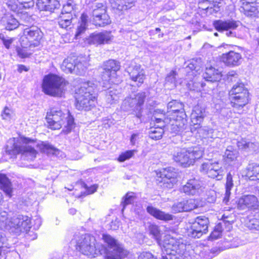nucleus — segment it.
<instances>
[{"label": "nucleus", "mask_w": 259, "mask_h": 259, "mask_svg": "<svg viewBox=\"0 0 259 259\" xmlns=\"http://www.w3.org/2000/svg\"><path fill=\"white\" fill-rule=\"evenodd\" d=\"M35 141L34 139L24 137L10 139L7 142L6 151L12 157L21 154L22 159L32 161L36 157L37 152L27 144Z\"/></svg>", "instance_id": "f257e3e1"}, {"label": "nucleus", "mask_w": 259, "mask_h": 259, "mask_svg": "<svg viewBox=\"0 0 259 259\" xmlns=\"http://www.w3.org/2000/svg\"><path fill=\"white\" fill-rule=\"evenodd\" d=\"M97 243L95 238L88 234L80 236L76 241V247L83 254L92 258L101 254L105 249Z\"/></svg>", "instance_id": "0eeeda50"}, {"label": "nucleus", "mask_w": 259, "mask_h": 259, "mask_svg": "<svg viewBox=\"0 0 259 259\" xmlns=\"http://www.w3.org/2000/svg\"><path fill=\"white\" fill-rule=\"evenodd\" d=\"M1 23L8 30L15 29L19 25L18 21L9 13H7L2 16Z\"/></svg>", "instance_id": "a878e982"}, {"label": "nucleus", "mask_w": 259, "mask_h": 259, "mask_svg": "<svg viewBox=\"0 0 259 259\" xmlns=\"http://www.w3.org/2000/svg\"><path fill=\"white\" fill-rule=\"evenodd\" d=\"M13 112L7 107H5L2 113V116L4 119L9 120L11 118Z\"/></svg>", "instance_id": "680f3d73"}, {"label": "nucleus", "mask_w": 259, "mask_h": 259, "mask_svg": "<svg viewBox=\"0 0 259 259\" xmlns=\"http://www.w3.org/2000/svg\"><path fill=\"white\" fill-rule=\"evenodd\" d=\"M203 78L208 81L214 82L219 81L222 77L221 72L218 69L210 66L207 67L205 73L203 74Z\"/></svg>", "instance_id": "7c9ffc66"}, {"label": "nucleus", "mask_w": 259, "mask_h": 259, "mask_svg": "<svg viewBox=\"0 0 259 259\" xmlns=\"http://www.w3.org/2000/svg\"><path fill=\"white\" fill-rule=\"evenodd\" d=\"M249 93H243L240 95L229 97L232 107L237 109L243 107L248 103Z\"/></svg>", "instance_id": "bb28decb"}, {"label": "nucleus", "mask_w": 259, "mask_h": 259, "mask_svg": "<svg viewBox=\"0 0 259 259\" xmlns=\"http://www.w3.org/2000/svg\"><path fill=\"white\" fill-rule=\"evenodd\" d=\"M237 146L240 149L255 150L258 147V143L247 142L245 140L241 139L237 142Z\"/></svg>", "instance_id": "58836bf2"}, {"label": "nucleus", "mask_w": 259, "mask_h": 259, "mask_svg": "<svg viewBox=\"0 0 259 259\" xmlns=\"http://www.w3.org/2000/svg\"><path fill=\"white\" fill-rule=\"evenodd\" d=\"M136 152V150H133L126 151L123 153H122L119 155L118 160L120 162H124V161L132 157Z\"/></svg>", "instance_id": "3c124183"}, {"label": "nucleus", "mask_w": 259, "mask_h": 259, "mask_svg": "<svg viewBox=\"0 0 259 259\" xmlns=\"http://www.w3.org/2000/svg\"><path fill=\"white\" fill-rule=\"evenodd\" d=\"M202 66V61L201 58L193 59L188 64L187 68L191 70L198 71Z\"/></svg>", "instance_id": "c03bdc74"}, {"label": "nucleus", "mask_w": 259, "mask_h": 259, "mask_svg": "<svg viewBox=\"0 0 259 259\" xmlns=\"http://www.w3.org/2000/svg\"><path fill=\"white\" fill-rule=\"evenodd\" d=\"M66 82L65 79L57 75L50 74L45 76L42 85L46 94L61 97L65 92Z\"/></svg>", "instance_id": "423d86ee"}, {"label": "nucleus", "mask_w": 259, "mask_h": 259, "mask_svg": "<svg viewBox=\"0 0 259 259\" xmlns=\"http://www.w3.org/2000/svg\"><path fill=\"white\" fill-rule=\"evenodd\" d=\"M42 32L37 26H32L26 28L23 30V36L28 40L29 44H25L24 40L22 39V47L27 48L28 47L38 46L42 37Z\"/></svg>", "instance_id": "f8f14e48"}, {"label": "nucleus", "mask_w": 259, "mask_h": 259, "mask_svg": "<svg viewBox=\"0 0 259 259\" xmlns=\"http://www.w3.org/2000/svg\"><path fill=\"white\" fill-rule=\"evenodd\" d=\"M242 57L240 54L231 51L227 53L223 54L221 61L225 65L230 67L238 66L240 64Z\"/></svg>", "instance_id": "5701e85b"}, {"label": "nucleus", "mask_w": 259, "mask_h": 259, "mask_svg": "<svg viewBox=\"0 0 259 259\" xmlns=\"http://www.w3.org/2000/svg\"><path fill=\"white\" fill-rule=\"evenodd\" d=\"M120 68V63L114 60H109L104 63L101 74L103 87H107V85L115 83L114 78Z\"/></svg>", "instance_id": "9d476101"}, {"label": "nucleus", "mask_w": 259, "mask_h": 259, "mask_svg": "<svg viewBox=\"0 0 259 259\" xmlns=\"http://www.w3.org/2000/svg\"><path fill=\"white\" fill-rule=\"evenodd\" d=\"M203 117L204 113L202 110L199 106L195 107L191 115L192 124L194 125H200Z\"/></svg>", "instance_id": "c9c22d12"}, {"label": "nucleus", "mask_w": 259, "mask_h": 259, "mask_svg": "<svg viewBox=\"0 0 259 259\" xmlns=\"http://www.w3.org/2000/svg\"><path fill=\"white\" fill-rule=\"evenodd\" d=\"M71 23V16L69 15L67 17L65 16H61L58 20V24L60 27L63 28H67L70 26Z\"/></svg>", "instance_id": "de8ad7c7"}, {"label": "nucleus", "mask_w": 259, "mask_h": 259, "mask_svg": "<svg viewBox=\"0 0 259 259\" xmlns=\"http://www.w3.org/2000/svg\"><path fill=\"white\" fill-rule=\"evenodd\" d=\"M127 72L132 80L142 83L145 78L144 69L139 64H131L126 69Z\"/></svg>", "instance_id": "412c9836"}, {"label": "nucleus", "mask_w": 259, "mask_h": 259, "mask_svg": "<svg viewBox=\"0 0 259 259\" xmlns=\"http://www.w3.org/2000/svg\"><path fill=\"white\" fill-rule=\"evenodd\" d=\"M186 250V245L182 239H176L167 236L164 240L162 248V257L163 259H172V255L178 254L182 256L184 255Z\"/></svg>", "instance_id": "6e6552de"}, {"label": "nucleus", "mask_w": 259, "mask_h": 259, "mask_svg": "<svg viewBox=\"0 0 259 259\" xmlns=\"http://www.w3.org/2000/svg\"><path fill=\"white\" fill-rule=\"evenodd\" d=\"M148 228L150 233L155 239L158 240L160 237V231L159 227L155 224H150Z\"/></svg>", "instance_id": "09e8293b"}, {"label": "nucleus", "mask_w": 259, "mask_h": 259, "mask_svg": "<svg viewBox=\"0 0 259 259\" xmlns=\"http://www.w3.org/2000/svg\"><path fill=\"white\" fill-rule=\"evenodd\" d=\"M0 188L9 197L12 196V188L11 184L6 175L0 173Z\"/></svg>", "instance_id": "473e14b6"}, {"label": "nucleus", "mask_w": 259, "mask_h": 259, "mask_svg": "<svg viewBox=\"0 0 259 259\" xmlns=\"http://www.w3.org/2000/svg\"><path fill=\"white\" fill-rule=\"evenodd\" d=\"M259 202L256 196L253 195H244L240 197L237 203V208L240 210L257 209Z\"/></svg>", "instance_id": "6ab92c4d"}, {"label": "nucleus", "mask_w": 259, "mask_h": 259, "mask_svg": "<svg viewBox=\"0 0 259 259\" xmlns=\"http://www.w3.org/2000/svg\"><path fill=\"white\" fill-rule=\"evenodd\" d=\"M213 131H200L199 134H202L204 139L213 138Z\"/></svg>", "instance_id": "69168bd1"}, {"label": "nucleus", "mask_w": 259, "mask_h": 259, "mask_svg": "<svg viewBox=\"0 0 259 259\" xmlns=\"http://www.w3.org/2000/svg\"><path fill=\"white\" fill-rule=\"evenodd\" d=\"M75 67V68H74V73L78 75L83 74L87 68L82 63L78 62L77 60H76Z\"/></svg>", "instance_id": "864d4df0"}, {"label": "nucleus", "mask_w": 259, "mask_h": 259, "mask_svg": "<svg viewBox=\"0 0 259 259\" xmlns=\"http://www.w3.org/2000/svg\"><path fill=\"white\" fill-rule=\"evenodd\" d=\"M7 247V238L0 232V256L5 252V248Z\"/></svg>", "instance_id": "6e6d98bb"}, {"label": "nucleus", "mask_w": 259, "mask_h": 259, "mask_svg": "<svg viewBox=\"0 0 259 259\" xmlns=\"http://www.w3.org/2000/svg\"><path fill=\"white\" fill-rule=\"evenodd\" d=\"M64 115L61 110L52 108L47 112L45 125L52 130H60Z\"/></svg>", "instance_id": "2eb2a0df"}, {"label": "nucleus", "mask_w": 259, "mask_h": 259, "mask_svg": "<svg viewBox=\"0 0 259 259\" xmlns=\"http://www.w3.org/2000/svg\"><path fill=\"white\" fill-rule=\"evenodd\" d=\"M177 75L175 71H171L166 77L165 81L166 82L170 83H175L176 81V76Z\"/></svg>", "instance_id": "052dcab7"}, {"label": "nucleus", "mask_w": 259, "mask_h": 259, "mask_svg": "<svg viewBox=\"0 0 259 259\" xmlns=\"http://www.w3.org/2000/svg\"><path fill=\"white\" fill-rule=\"evenodd\" d=\"M163 134V131H152L149 134V136L150 138L155 140L160 139Z\"/></svg>", "instance_id": "4d7b16f0"}, {"label": "nucleus", "mask_w": 259, "mask_h": 259, "mask_svg": "<svg viewBox=\"0 0 259 259\" xmlns=\"http://www.w3.org/2000/svg\"><path fill=\"white\" fill-rule=\"evenodd\" d=\"M256 218V214L252 217H249L245 221L246 226L250 230H259V225Z\"/></svg>", "instance_id": "a19ab883"}, {"label": "nucleus", "mask_w": 259, "mask_h": 259, "mask_svg": "<svg viewBox=\"0 0 259 259\" xmlns=\"http://www.w3.org/2000/svg\"><path fill=\"white\" fill-rule=\"evenodd\" d=\"M37 145L42 152L46 153L48 154L57 155L59 154L60 152V151L58 149H56L47 142L40 141L37 144Z\"/></svg>", "instance_id": "72a5a7b5"}, {"label": "nucleus", "mask_w": 259, "mask_h": 259, "mask_svg": "<svg viewBox=\"0 0 259 259\" xmlns=\"http://www.w3.org/2000/svg\"><path fill=\"white\" fill-rule=\"evenodd\" d=\"M135 0H110L112 8L117 11L126 10L134 6Z\"/></svg>", "instance_id": "cd10ccee"}, {"label": "nucleus", "mask_w": 259, "mask_h": 259, "mask_svg": "<svg viewBox=\"0 0 259 259\" xmlns=\"http://www.w3.org/2000/svg\"><path fill=\"white\" fill-rule=\"evenodd\" d=\"M204 148L200 146L181 149L173 155V159L181 166L187 167L193 165L196 159L202 157Z\"/></svg>", "instance_id": "39448f33"}, {"label": "nucleus", "mask_w": 259, "mask_h": 259, "mask_svg": "<svg viewBox=\"0 0 259 259\" xmlns=\"http://www.w3.org/2000/svg\"><path fill=\"white\" fill-rule=\"evenodd\" d=\"M247 175L249 177H255L259 179V164H250L247 167Z\"/></svg>", "instance_id": "a18cd8bd"}, {"label": "nucleus", "mask_w": 259, "mask_h": 259, "mask_svg": "<svg viewBox=\"0 0 259 259\" xmlns=\"http://www.w3.org/2000/svg\"><path fill=\"white\" fill-rule=\"evenodd\" d=\"M240 22L234 20H215L213 25L216 30L220 32L226 31V35L229 37H235L236 33L234 30L236 29L240 25Z\"/></svg>", "instance_id": "4468645a"}, {"label": "nucleus", "mask_w": 259, "mask_h": 259, "mask_svg": "<svg viewBox=\"0 0 259 259\" xmlns=\"http://www.w3.org/2000/svg\"><path fill=\"white\" fill-rule=\"evenodd\" d=\"M167 109V116H171L172 113H178L179 114L180 118H183V116L185 115L183 103L176 100H173L168 103Z\"/></svg>", "instance_id": "c85d7f7f"}, {"label": "nucleus", "mask_w": 259, "mask_h": 259, "mask_svg": "<svg viewBox=\"0 0 259 259\" xmlns=\"http://www.w3.org/2000/svg\"><path fill=\"white\" fill-rule=\"evenodd\" d=\"M203 184L199 179L193 178L187 181L181 191L188 195L199 196L204 190Z\"/></svg>", "instance_id": "f3484780"}, {"label": "nucleus", "mask_w": 259, "mask_h": 259, "mask_svg": "<svg viewBox=\"0 0 259 259\" xmlns=\"http://www.w3.org/2000/svg\"><path fill=\"white\" fill-rule=\"evenodd\" d=\"M240 11L248 17L254 16L257 12V8L255 4L248 2H243Z\"/></svg>", "instance_id": "2f4dec72"}, {"label": "nucleus", "mask_w": 259, "mask_h": 259, "mask_svg": "<svg viewBox=\"0 0 259 259\" xmlns=\"http://www.w3.org/2000/svg\"><path fill=\"white\" fill-rule=\"evenodd\" d=\"M2 39V41H3V42L4 45V46H5V47L7 49L10 48V45L12 44V43L14 41L13 38H10L7 39V38L3 37Z\"/></svg>", "instance_id": "338daca9"}, {"label": "nucleus", "mask_w": 259, "mask_h": 259, "mask_svg": "<svg viewBox=\"0 0 259 259\" xmlns=\"http://www.w3.org/2000/svg\"><path fill=\"white\" fill-rule=\"evenodd\" d=\"M157 175L161 179L160 180H158V181L162 183L163 187L171 188L177 182V174L172 167H169L163 168Z\"/></svg>", "instance_id": "a211bd4d"}, {"label": "nucleus", "mask_w": 259, "mask_h": 259, "mask_svg": "<svg viewBox=\"0 0 259 259\" xmlns=\"http://www.w3.org/2000/svg\"><path fill=\"white\" fill-rule=\"evenodd\" d=\"M33 0H17L14 4L11 2L8 3V7L12 11L18 13L19 9L18 3L23 5V7L25 8H29L33 6L34 3Z\"/></svg>", "instance_id": "f704fd0d"}, {"label": "nucleus", "mask_w": 259, "mask_h": 259, "mask_svg": "<svg viewBox=\"0 0 259 259\" xmlns=\"http://www.w3.org/2000/svg\"><path fill=\"white\" fill-rule=\"evenodd\" d=\"M184 204L185 211H188L192 210L197 207L196 201L194 199H190L187 200L183 201Z\"/></svg>", "instance_id": "8fccbe9b"}, {"label": "nucleus", "mask_w": 259, "mask_h": 259, "mask_svg": "<svg viewBox=\"0 0 259 259\" xmlns=\"http://www.w3.org/2000/svg\"><path fill=\"white\" fill-rule=\"evenodd\" d=\"M112 37L110 32L104 31L92 33L88 40L90 44L99 45L109 43L112 40Z\"/></svg>", "instance_id": "4be33fe9"}, {"label": "nucleus", "mask_w": 259, "mask_h": 259, "mask_svg": "<svg viewBox=\"0 0 259 259\" xmlns=\"http://www.w3.org/2000/svg\"><path fill=\"white\" fill-rule=\"evenodd\" d=\"M92 16L94 24L99 26H104L110 24L111 21L106 13L105 7L101 3L97 4L94 7Z\"/></svg>", "instance_id": "dca6fc26"}, {"label": "nucleus", "mask_w": 259, "mask_h": 259, "mask_svg": "<svg viewBox=\"0 0 259 259\" xmlns=\"http://www.w3.org/2000/svg\"><path fill=\"white\" fill-rule=\"evenodd\" d=\"M201 172L206 174L208 177L220 180L223 178L224 170L218 161L209 160L202 163L200 166Z\"/></svg>", "instance_id": "9b49d317"}, {"label": "nucleus", "mask_w": 259, "mask_h": 259, "mask_svg": "<svg viewBox=\"0 0 259 259\" xmlns=\"http://www.w3.org/2000/svg\"><path fill=\"white\" fill-rule=\"evenodd\" d=\"M184 204L183 201L175 204L172 206V210L175 213L185 211Z\"/></svg>", "instance_id": "13d9d810"}, {"label": "nucleus", "mask_w": 259, "mask_h": 259, "mask_svg": "<svg viewBox=\"0 0 259 259\" xmlns=\"http://www.w3.org/2000/svg\"><path fill=\"white\" fill-rule=\"evenodd\" d=\"M138 259H156L149 252H144L139 256Z\"/></svg>", "instance_id": "0e129e2a"}, {"label": "nucleus", "mask_w": 259, "mask_h": 259, "mask_svg": "<svg viewBox=\"0 0 259 259\" xmlns=\"http://www.w3.org/2000/svg\"><path fill=\"white\" fill-rule=\"evenodd\" d=\"M97 188L98 186L96 185H92L90 187H87V194L89 195L94 193L97 191Z\"/></svg>", "instance_id": "774afa93"}, {"label": "nucleus", "mask_w": 259, "mask_h": 259, "mask_svg": "<svg viewBox=\"0 0 259 259\" xmlns=\"http://www.w3.org/2000/svg\"><path fill=\"white\" fill-rule=\"evenodd\" d=\"M238 155V151L232 146H228L226 150L225 156L229 161H233L236 159Z\"/></svg>", "instance_id": "37998d69"}, {"label": "nucleus", "mask_w": 259, "mask_h": 259, "mask_svg": "<svg viewBox=\"0 0 259 259\" xmlns=\"http://www.w3.org/2000/svg\"><path fill=\"white\" fill-rule=\"evenodd\" d=\"M102 239L107 245L106 247L101 243H99L105 249L100 254H105V259H123L128 254V251L116 239L109 234H103Z\"/></svg>", "instance_id": "20e7f679"}, {"label": "nucleus", "mask_w": 259, "mask_h": 259, "mask_svg": "<svg viewBox=\"0 0 259 259\" xmlns=\"http://www.w3.org/2000/svg\"><path fill=\"white\" fill-rule=\"evenodd\" d=\"M223 0H201L198 3V7L206 11L209 14H214L220 11L223 6Z\"/></svg>", "instance_id": "aec40b11"}, {"label": "nucleus", "mask_w": 259, "mask_h": 259, "mask_svg": "<svg viewBox=\"0 0 259 259\" xmlns=\"http://www.w3.org/2000/svg\"><path fill=\"white\" fill-rule=\"evenodd\" d=\"M87 22L88 16L84 14H82L80 17L79 26L77 28L75 34L76 37L79 36L86 30L87 27Z\"/></svg>", "instance_id": "79ce46f5"}, {"label": "nucleus", "mask_w": 259, "mask_h": 259, "mask_svg": "<svg viewBox=\"0 0 259 259\" xmlns=\"http://www.w3.org/2000/svg\"><path fill=\"white\" fill-rule=\"evenodd\" d=\"M223 227L221 223L218 224L209 236V240H213L219 238L222 233Z\"/></svg>", "instance_id": "49530a36"}, {"label": "nucleus", "mask_w": 259, "mask_h": 259, "mask_svg": "<svg viewBox=\"0 0 259 259\" xmlns=\"http://www.w3.org/2000/svg\"><path fill=\"white\" fill-rule=\"evenodd\" d=\"M30 218L19 215L10 217L8 212L0 209V229L8 230L10 233L19 235L30 228Z\"/></svg>", "instance_id": "f03ea898"}, {"label": "nucleus", "mask_w": 259, "mask_h": 259, "mask_svg": "<svg viewBox=\"0 0 259 259\" xmlns=\"http://www.w3.org/2000/svg\"><path fill=\"white\" fill-rule=\"evenodd\" d=\"M234 184L233 183V177L230 173H229L227 176V180L226 183V192L225 197L224 198V202L227 203L230 198L231 194V190L232 189Z\"/></svg>", "instance_id": "4c0bfd02"}, {"label": "nucleus", "mask_w": 259, "mask_h": 259, "mask_svg": "<svg viewBox=\"0 0 259 259\" xmlns=\"http://www.w3.org/2000/svg\"><path fill=\"white\" fill-rule=\"evenodd\" d=\"M248 93L246 88L242 83H237L234 85L232 89L229 92V97L240 95L243 93Z\"/></svg>", "instance_id": "ea45409f"}, {"label": "nucleus", "mask_w": 259, "mask_h": 259, "mask_svg": "<svg viewBox=\"0 0 259 259\" xmlns=\"http://www.w3.org/2000/svg\"><path fill=\"white\" fill-rule=\"evenodd\" d=\"M209 221L205 217H198L192 224L188 231V235L193 238H200L207 232Z\"/></svg>", "instance_id": "ddd939ff"}, {"label": "nucleus", "mask_w": 259, "mask_h": 259, "mask_svg": "<svg viewBox=\"0 0 259 259\" xmlns=\"http://www.w3.org/2000/svg\"><path fill=\"white\" fill-rule=\"evenodd\" d=\"M244 244V241L238 237L233 238L231 240L230 246L231 247H237Z\"/></svg>", "instance_id": "bf43d9fd"}, {"label": "nucleus", "mask_w": 259, "mask_h": 259, "mask_svg": "<svg viewBox=\"0 0 259 259\" xmlns=\"http://www.w3.org/2000/svg\"><path fill=\"white\" fill-rule=\"evenodd\" d=\"M146 95L145 92L137 94L134 98H128L125 99L122 103L121 108L124 111H128L131 108H133V114L137 119L138 122H141L142 120L143 110L142 105L144 103Z\"/></svg>", "instance_id": "1a4fd4ad"}, {"label": "nucleus", "mask_w": 259, "mask_h": 259, "mask_svg": "<svg viewBox=\"0 0 259 259\" xmlns=\"http://www.w3.org/2000/svg\"><path fill=\"white\" fill-rule=\"evenodd\" d=\"M75 62L76 60L74 58L68 57L63 61L61 68L66 73H74Z\"/></svg>", "instance_id": "e433bc0d"}, {"label": "nucleus", "mask_w": 259, "mask_h": 259, "mask_svg": "<svg viewBox=\"0 0 259 259\" xmlns=\"http://www.w3.org/2000/svg\"><path fill=\"white\" fill-rule=\"evenodd\" d=\"M153 122V126L155 128H162L165 127V124L168 123V118L165 117V113L160 109H156L153 112V116L151 118ZM151 124L153 123H151Z\"/></svg>", "instance_id": "b1692460"}, {"label": "nucleus", "mask_w": 259, "mask_h": 259, "mask_svg": "<svg viewBox=\"0 0 259 259\" xmlns=\"http://www.w3.org/2000/svg\"><path fill=\"white\" fill-rule=\"evenodd\" d=\"M30 228H31V222H30V228H28L27 230V231H26V234L25 237L28 240H33L37 238V234L31 231H29L28 232H27ZM23 232H25V231L22 232V233H23Z\"/></svg>", "instance_id": "e2e57ef3"}, {"label": "nucleus", "mask_w": 259, "mask_h": 259, "mask_svg": "<svg viewBox=\"0 0 259 259\" xmlns=\"http://www.w3.org/2000/svg\"><path fill=\"white\" fill-rule=\"evenodd\" d=\"M147 212L157 219L168 221L173 219V216L168 213H165L152 206H148L147 207Z\"/></svg>", "instance_id": "c756f323"}, {"label": "nucleus", "mask_w": 259, "mask_h": 259, "mask_svg": "<svg viewBox=\"0 0 259 259\" xmlns=\"http://www.w3.org/2000/svg\"><path fill=\"white\" fill-rule=\"evenodd\" d=\"M91 82L83 83L75 93L76 107L79 110L89 111L95 106L96 94Z\"/></svg>", "instance_id": "7ed1b4c3"}, {"label": "nucleus", "mask_w": 259, "mask_h": 259, "mask_svg": "<svg viewBox=\"0 0 259 259\" xmlns=\"http://www.w3.org/2000/svg\"><path fill=\"white\" fill-rule=\"evenodd\" d=\"M134 193L132 192L127 193L126 194V195L124 198V200L121 203V204L123 206L122 210L124 208V207H125L126 205L132 203L134 201Z\"/></svg>", "instance_id": "5fc2aeb1"}, {"label": "nucleus", "mask_w": 259, "mask_h": 259, "mask_svg": "<svg viewBox=\"0 0 259 259\" xmlns=\"http://www.w3.org/2000/svg\"><path fill=\"white\" fill-rule=\"evenodd\" d=\"M36 6L40 11L53 12L60 7V3L58 0H37Z\"/></svg>", "instance_id": "393cba45"}, {"label": "nucleus", "mask_w": 259, "mask_h": 259, "mask_svg": "<svg viewBox=\"0 0 259 259\" xmlns=\"http://www.w3.org/2000/svg\"><path fill=\"white\" fill-rule=\"evenodd\" d=\"M66 124L64 125V127L66 130H72L75 127V123L74 121V118L70 114L68 111L67 112V116L66 117Z\"/></svg>", "instance_id": "603ef678"}]
</instances>
